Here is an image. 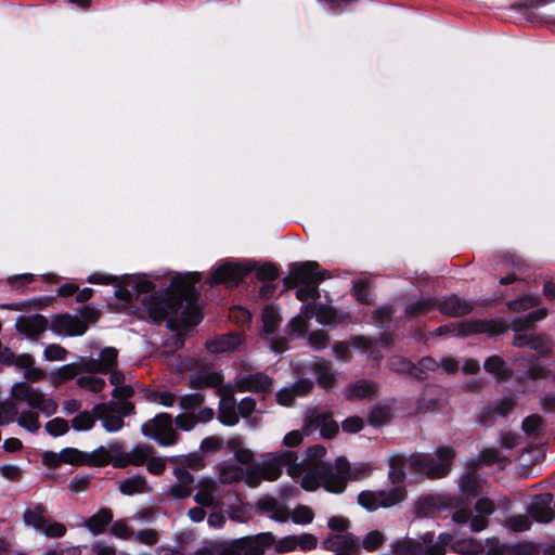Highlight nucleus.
Instances as JSON below:
<instances>
[{
	"label": "nucleus",
	"mask_w": 555,
	"mask_h": 555,
	"mask_svg": "<svg viewBox=\"0 0 555 555\" xmlns=\"http://www.w3.org/2000/svg\"><path fill=\"white\" fill-rule=\"evenodd\" d=\"M135 541L144 545H155L159 540V534L155 529H142L134 534Z\"/></svg>",
	"instance_id": "obj_61"
},
{
	"label": "nucleus",
	"mask_w": 555,
	"mask_h": 555,
	"mask_svg": "<svg viewBox=\"0 0 555 555\" xmlns=\"http://www.w3.org/2000/svg\"><path fill=\"white\" fill-rule=\"evenodd\" d=\"M454 450L452 447H439L435 453H415L406 461L420 474L429 478H441L451 470Z\"/></svg>",
	"instance_id": "obj_10"
},
{
	"label": "nucleus",
	"mask_w": 555,
	"mask_h": 555,
	"mask_svg": "<svg viewBox=\"0 0 555 555\" xmlns=\"http://www.w3.org/2000/svg\"><path fill=\"white\" fill-rule=\"evenodd\" d=\"M274 542L275 535L269 531L238 539L242 555H263L264 547L272 546Z\"/></svg>",
	"instance_id": "obj_21"
},
{
	"label": "nucleus",
	"mask_w": 555,
	"mask_h": 555,
	"mask_svg": "<svg viewBox=\"0 0 555 555\" xmlns=\"http://www.w3.org/2000/svg\"><path fill=\"white\" fill-rule=\"evenodd\" d=\"M482 479L475 470L465 472L459 480V489L463 495L477 496L482 489Z\"/></svg>",
	"instance_id": "obj_33"
},
{
	"label": "nucleus",
	"mask_w": 555,
	"mask_h": 555,
	"mask_svg": "<svg viewBox=\"0 0 555 555\" xmlns=\"http://www.w3.org/2000/svg\"><path fill=\"white\" fill-rule=\"evenodd\" d=\"M273 379L263 372L241 374L236 378L237 387L243 391L270 393Z\"/></svg>",
	"instance_id": "obj_19"
},
{
	"label": "nucleus",
	"mask_w": 555,
	"mask_h": 555,
	"mask_svg": "<svg viewBox=\"0 0 555 555\" xmlns=\"http://www.w3.org/2000/svg\"><path fill=\"white\" fill-rule=\"evenodd\" d=\"M126 456V450L122 444L115 442L107 447H99L89 454V463L93 465L104 466L112 463L114 467H120Z\"/></svg>",
	"instance_id": "obj_18"
},
{
	"label": "nucleus",
	"mask_w": 555,
	"mask_h": 555,
	"mask_svg": "<svg viewBox=\"0 0 555 555\" xmlns=\"http://www.w3.org/2000/svg\"><path fill=\"white\" fill-rule=\"evenodd\" d=\"M253 270H255L257 279L262 282L275 281L280 274L279 269L271 263L256 267L249 261L225 260L212 271L210 280L214 284L222 283L233 287L237 286Z\"/></svg>",
	"instance_id": "obj_9"
},
{
	"label": "nucleus",
	"mask_w": 555,
	"mask_h": 555,
	"mask_svg": "<svg viewBox=\"0 0 555 555\" xmlns=\"http://www.w3.org/2000/svg\"><path fill=\"white\" fill-rule=\"evenodd\" d=\"M404 459L395 455L389 459L390 470L388 478L391 487L383 490H364L358 495V503L366 511L373 512L380 507H391L404 500L406 495L404 479L405 473L402 468Z\"/></svg>",
	"instance_id": "obj_6"
},
{
	"label": "nucleus",
	"mask_w": 555,
	"mask_h": 555,
	"mask_svg": "<svg viewBox=\"0 0 555 555\" xmlns=\"http://www.w3.org/2000/svg\"><path fill=\"white\" fill-rule=\"evenodd\" d=\"M93 412L98 415V420L101 421L102 427L107 433H117L125 425L124 417L134 412V405L129 401L111 400L95 404Z\"/></svg>",
	"instance_id": "obj_14"
},
{
	"label": "nucleus",
	"mask_w": 555,
	"mask_h": 555,
	"mask_svg": "<svg viewBox=\"0 0 555 555\" xmlns=\"http://www.w3.org/2000/svg\"><path fill=\"white\" fill-rule=\"evenodd\" d=\"M12 396L25 402L30 409L38 410L46 416L53 415L57 410V402L47 397L40 389L34 388L25 382H17L12 387Z\"/></svg>",
	"instance_id": "obj_15"
},
{
	"label": "nucleus",
	"mask_w": 555,
	"mask_h": 555,
	"mask_svg": "<svg viewBox=\"0 0 555 555\" xmlns=\"http://www.w3.org/2000/svg\"><path fill=\"white\" fill-rule=\"evenodd\" d=\"M240 344L241 337L231 333L207 341L206 348L211 353H225L234 351Z\"/></svg>",
	"instance_id": "obj_32"
},
{
	"label": "nucleus",
	"mask_w": 555,
	"mask_h": 555,
	"mask_svg": "<svg viewBox=\"0 0 555 555\" xmlns=\"http://www.w3.org/2000/svg\"><path fill=\"white\" fill-rule=\"evenodd\" d=\"M375 391V383L366 379H360L347 386L345 396L349 400L363 399L373 396Z\"/></svg>",
	"instance_id": "obj_35"
},
{
	"label": "nucleus",
	"mask_w": 555,
	"mask_h": 555,
	"mask_svg": "<svg viewBox=\"0 0 555 555\" xmlns=\"http://www.w3.org/2000/svg\"><path fill=\"white\" fill-rule=\"evenodd\" d=\"M69 429V424L62 417H55L46 423V430L53 437L65 435Z\"/></svg>",
	"instance_id": "obj_54"
},
{
	"label": "nucleus",
	"mask_w": 555,
	"mask_h": 555,
	"mask_svg": "<svg viewBox=\"0 0 555 555\" xmlns=\"http://www.w3.org/2000/svg\"><path fill=\"white\" fill-rule=\"evenodd\" d=\"M98 415L93 412V409L88 411H81L70 420V427L75 431H88L93 428Z\"/></svg>",
	"instance_id": "obj_40"
},
{
	"label": "nucleus",
	"mask_w": 555,
	"mask_h": 555,
	"mask_svg": "<svg viewBox=\"0 0 555 555\" xmlns=\"http://www.w3.org/2000/svg\"><path fill=\"white\" fill-rule=\"evenodd\" d=\"M512 365L515 367V371L500 356H491L485 361L483 369L498 383L507 382L513 377L518 382L524 379L535 380L545 377L546 370L535 357L515 356L512 360Z\"/></svg>",
	"instance_id": "obj_7"
},
{
	"label": "nucleus",
	"mask_w": 555,
	"mask_h": 555,
	"mask_svg": "<svg viewBox=\"0 0 555 555\" xmlns=\"http://www.w3.org/2000/svg\"><path fill=\"white\" fill-rule=\"evenodd\" d=\"M474 302L467 301L456 295L444 298L443 300L437 299V309L444 315L459 318L468 314L473 311Z\"/></svg>",
	"instance_id": "obj_25"
},
{
	"label": "nucleus",
	"mask_w": 555,
	"mask_h": 555,
	"mask_svg": "<svg viewBox=\"0 0 555 555\" xmlns=\"http://www.w3.org/2000/svg\"><path fill=\"white\" fill-rule=\"evenodd\" d=\"M504 332L505 324L501 320H470L440 325L433 334L435 336L453 335L457 337L487 334L492 337L501 335Z\"/></svg>",
	"instance_id": "obj_11"
},
{
	"label": "nucleus",
	"mask_w": 555,
	"mask_h": 555,
	"mask_svg": "<svg viewBox=\"0 0 555 555\" xmlns=\"http://www.w3.org/2000/svg\"><path fill=\"white\" fill-rule=\"evenodd\" d=\"M437 309V298L433 296H421L409 299L405 305V317L416 318L426 315Z\"/></svg>",
	"instance_id": "obj_28"
},
{
	"label": "nucleus",
	"mask_w": 555,
	"mask_h": 555,
	"mask_svg": "<svg viewBox=\"0 0 555 555\" xmlns=\"http://www.w3.org/2000/svg\"><path fill=\"white\" fill-rule=\"evenodd\" d=\"M219 478L222 483H233L236 481L245 480V482L249 486L248 467L244 469L236 464H225L221 466Z\"/></svg>",
	"instance_id": "obj_38"
},
{
	"label": "nucleus",
	"mask_w": 555,
	"mask_h": 555,
	"mask_svg": "<svg viewBox=\"0 0 555 555\" xmlns=\"http://www.w3.org/2000/svg\"><path fill=\"white\" fill-rule=\"evenodd\" d=\"M278 553H289L297 551L296 534L285 535L273 543Z\"/></svg>",
	"instance_id": "obj_60"
},
{
	"label": "nucleus",
	"mask_w": 555,
	"mask_h": 555,
	"mask_svg": "<svg viewBox=\"0 0 555 555\" xmlns=\"http://www.w3.org/2000/svg\"><path fill=\"white\" fill-rule=\"evenodd\" d=\"M223 376L220 372L210 367H202L190 375L189 387L193 389L211 387L218 395L223 392Z\"/></svg>",
	"instance_id": "obj_20"
},
{
	"label": "nucleus",
	"mask_w": 555,
	"mask_h": 555,
	"mask_svg": "<svg viewBox=\"0 0 555 555\" xmlns=\"http://www.w3.org/2000/svg\"><path fill=\"white\" fill-rule=\"evenodd\" d=\"M326 278L325 271L319 270L317 261L294 262L289 266V274L283 280L285 288L297 287L296 298L302 302L300 312L311 319L317 307L313 301L319 298V285Z\"/></svg>",
	"instance_id": "obj_5"
},
{
	"label": "nucleus",
	"mask_w": 555,
	"mask_h": 555,
	"mask_svg": "<svg viewBox=\"0 0 555 555\" xmlns=\"http://www.w3.org/2000/svg\"><path fill=\"white\" fill-rule=\"evenodd\" d=\"M514 406V400L512 398H503L498 401L492 408L483 411L478 420V424L482 426H489L493 424L491 420L492 414L505 416Z\"/></svg>",
	"instance_id": "obj_37"
},
{
	"label": "nucleus",
	"mask_w": 555,
	"mask_h": 555,
	"mask_svg": "<svg viewBox=\"0 0 555 555\" xmlns=\"http://www.w3.org/2000/svg\"><path fill=\"white\" fill-rule=\"evenodd\" d=\"M298 454L295 451L281 450L269 452L261 461L248 466V479L250 487H257L261 480H276L284 468L288 475H298Z\"/></svg>",
	"instance_id": "obj_8"
},
{
	"label": "nucleus",
	"mask_w": 555,
	"mask_h": 555,
	"mask_svg": "<svg viewBox=\"0 0 555 555\" xmlns=\"http://www.w3.org/2000/svg\"><path fill=\"white\" fill-rule=\"evenodd\" d=\"M204 395L196 391L183 395L178 398V402L180 408L185 411L186 413H190L191 411L195 410L197 406H199L204 402Z\"/></svg>",
	"instance_id": "obj_50"
},
{
	"label": "nucleus",
	"mask_w": 555,
	"mask_h": 555,
	"mask_svg": "<svg viewBox=\"0 0 555 555\" xmlns=\"http://www.w3.org/2000/svg\"><path fill=\"white\" fill-rule=\"evenodd\" d=\"M215 416V411L211 408H201L197 412V414L193 413H185V414H179L175 418L176 425L184 430L189 431L194 428V426L197 423H208L210 422Z\"/></svg>",
	"instance_id": "obj_29"
},
{
	"label": "nucleus",
	"mask_w": 555,
	"mask_h": 555,
	"mask_svg": "<svg viewBox=\"0 0 555 555\" xmlns=\"http://www.w3.org/2000/svg\"><path fill=\"white\" fill-rule=\"evenodd\" d=\"M314 512L311 507L298 504L292 511H289V520L295 525L306 526L313 521Z\"/></svg>",
	"instance_id": "obj_43"
},
{
	"label": "nucleus",
	"mask_w": 555,
	"mask_h": 555,
	"mask_svg": "<svg viewBox=\"0 0 555 555\" xmlns=\"http://www.w3.org/2000/svg\"><path fill=\"white\" fill-rule=\"evenodd\" d=\"M26 527L49 539H61L66 532V526L48 516V509L42 503L29 505L23 513Z\"/></svg>",
	"instance_id": "obj_12"
},
{
	"label": "nucleus",
	"mask_w": 555,
	"mask_h": 555,
	"mask_svg": "<svg viewBox=\"0 0 555 555\" xmlns=\"http://www.w3.org/2000/svg\"><path fill=\"white\" fill-rule=\"evenodd\" d=\"M552 503L553 495L551 493H540L534 495L529 507L531 517L538 522L547 524L552 521L555 516Z\"/></svg>",
	"instance_id": "obj_23"
},
{
	"label": "nucleus",
	"mask_w": 555,
	"mask_h": 555,
	"mask_svg": "<svg viewBox=\"0 0 555 555\" xmlns=\"http://www.w3.org/2000/svg\"><path fill=\"white\" fill-rule=\"evenodd\" d=\"M15 420L22 428L28 430L29 433H36L40 428L38 413L36 411L22 412Z\"/></svg>",
	"instance_id": "obj_49"
},
{
	"label": "nucleus",
	"mask_w": 555,
	"mask_h": 555,
	"mask_svg": "<svg viewBox=\"0 0 555 555\" xmlns=\"http://www.w3.org/2000/svg\"><path fill=\"white\" fill-rule=\"evenodd\" d=\"M326 449L321 444L309 447L302 456L298 455V475L308 473L302 479V487L312 490L308 485L309 475L327 492L341 493L349 480H358L367 473V465L351 466L345 456L336 457L334 463L323 461Z\"/></svg>",
	"instance_id": "obj_2"
},
{
	"label": "nucleus",
	"mask_w": 555,
	"mask_h": 555,
	"mask_svg": "<svg viewBox=\"0 0 555 555\" xmlns=\"http://www.w3.org/2000/svg\"><path fill=\"white\" fill-rule=\"evenodd\" d=\"M357 0H323V5L333 14H340L352 9Z\"/></svg>",
	"instance_id": "obj_58"
},
{
	"label": "nucleus",
	"mask_w": 555,
	"mask_h": 555,
	"mask_svg": "<svg viewBox=\"0 0 555 555\" xmlns=\"http://www.w3.org/2000/svg\"><path fill=\"white\" fill-rule=\"evenodd\" d=\"M387 365L392 372L413 376L414 363L406 358L393 357Z\"/></svg>",
	"instance_id": "obj_51"
},
{
	"label": "nucleus",
	"mask_w": 555,
	"mask_h": 555,
	"mask_svg": "<svg viewBox=\"0 0 555 555\" xmlns=\"http://www.w3.org/2000/svg\"><path fill=\"white\" fill-rule=\"evenodd\" d=\"M297 550L311 551L318 546V538L312 533L296 534Z\"/></svg>",
	"instance_id": "obj_62"
},
{
	"label": "nucleus",
	"mask_w": 555,
	"mask_h": 555,
	"mask_svg": "<svg viewBox=\"0 0 555 555\" xmlns=\"http://www.w3.org/2000/svg\"><path fill=\"white\" fill-rule=\"evenodd\" d=\"M18 415V408L10 401L0 402V426L13 423Z\"/></svg>",
	"instance_id": "obj_53"
},
{
	"label": "nucleus",
	"mask_w": 555,
	"mask_h": 555,
	"mask_svg": "<svg viewBox=\"0 0 555 555\" xmlns=\"http://www.w3.org/2000/svg\"><path fill=\"white\" fill-rule=\"evenodd\" d=\"M281 322L280 314L273 306H266L262 311L263 331L268 334L274 333Z\"/></svg>",
	"instance_id": "obj_47"
},
{
	"label": "nucleus",
	"mask_w": 555,
	"mask_h": 555,
	"mask_svg": "<svg viewBox=\"0 0 555 555\" xmlns=\"http://www.w3.org/2000/svg\"><path fill=\"white\" fill-rule=\"evenodd\" d=\"M302 367L311 371L315 375L319 385L324 388L330 387L334 383L335 376L331 371L330 362L324 359L313 357L306 363H302Z\"/></svg>",
	"instance_id": "obj_27"
},
{
	"label": "nucleus",
	"mask_w": 555,
	"mask_h": 555,
	"mask_svg": "<svg viewBox=\"0 0 555 555\" xmlns=\"http://www.w3.org/2000/svg\"><path fill=\"white\" fill-rule=\"evenodd\" d=\"M486 555H507L508 544L502 543L498 538H488L485 542Z\"/></svg>",
	"instance_id": "obj_59"
},
{
	"label": "nucleus",
	"mask_w": 555,
	"mask_h": 555,
	"mask_svg": "<svg viewBox=\"0 0 555 555\" xmlns=\"http://www.w3.org/2000/svg\"><path fill=\"white\" fill-rule=\"evenodd\" d=\"M448 545H451L454 553L462 555H479L485 551L483 543L473 538L454 541L450 533H440L436 539L433 532H425L420 540L393 542L392 552L395 555H444Z\"/></svg>",
	"instance_id": "obj_4"
},
{
	"label": "nucleus",
	"mask_w": 555,
	"mask_h": 555,
	"mask_svg": "<svg viewBox=\"0 0 555 555\" xmlns=\"http://www.w3.org/2000/svg\"><path fill=\"white\" fill-rule=\"evenodd\" d=\"M258 507L267 513L270 519L278 522L283 524L289 520V508L274 499L260 501Z\"/></svg>",
	"instance_id": "obj_31"
},
{
	"label": "nucleus",
	"mask_w": 555,
	"mask_h": 555,
	"mask_svg": "<svg viewBox=\"0 0 555 555\" xmlns=\"http://www.w3.org/2000/svg\"><path fill=\"white\" fill-rule=\"evenodd\" d=\"M113 514L108 508H101L93 516L85 519V527L92 535H99L104 528L112 521Z\"/></svg>",
	"instance_id": "obj_34"
},
{
	"label": "nucleus",
	"mask_w": 555,
	"mask_h": 555,
	"mask_svg": "<svg viewBox=\"0 0 555 555\" xmlns=\"http://www.w3.org/2000/svg\"><path fill=\"white\" fill-rule=\"evenodd\" d=\"M547 314L545 308H539L525 315L515 317L508 327L515 332L513 345L515 347H530L533 335L529 332L533 330V324L544 319Z\"/></svg>",
	"instance_id": "obj_17"
},
{
	"label": "nucleus",
	"mask_w": 555,
	"mask_h": 555,
	"mask_svg": "<svg viewBox=\"0 0 555 555\" xmlns=\"http://www.w3.org/2000/svg\"><path fill=\"white\" fill-rule=\"evenodd\" d=\"M118 350L114 347H105L101 350L96 359H91L86 363V367L90 371L108 372L117 363Z\"/></svg>",
	"instance_id": "obj_30"
},
{
	"label": "nucleus",
	"mask_w": 555,
	"mask_h": 555,
	"mask_svg": "<svg viewBox=\"0 0 555 555\" xmlns=\"http://www.w3.org/2000/svg\"><path fill=\"white\" fill-rule=\"evenodd\" d=\"M440 367L439 362L431 357L422 358L417 364H414L413 377L416 379H426L429 373L437 371Z\"/></svg>",
	"instance_id": "obj_42"
},
{
	"label": "nucleus",
	"mask_w": 555,
	"mask_h": 555,
	"mask_svg": "<svg viewBox=\"0 0 555 555\" xmlns=\"http://www.w3.org/2000/svg\"><path fill=\"white\" fill-rule=\"evenodd\" d=\"M539 299V296L534 294L522 295L514 300H509L507 307L513 311H524L538 306Z\"/></svg>",
	"instance_id": "obj_48"
},
{
	"label": "nucleus",
	"mask_w": 555,
	"mask_h": 555,
	"mask_svg": "<svg viewBox=\"0 0 555 555\" xmlns=\"http://www.w3.org/2000/svg\"><path fill=\"white\" fill-rule=\"evenodd\" d=\"M477 461L480 464L492 465L498 464L500 467L505 465L504 460L500 456L495 449H483L480 451Z\"/></svg>",
	"instance_id": "obj_57"
},
{
	"label": "nucleus",
	"mask_w": 555,
	"mask_h": 555,
	"mask_svg": "<svg viewBox=\"0 0 555 555\" xmlns=\"http://www.w3.org/2000/svg\"><path fill=\"white\" fill-rule=\"evenodd\" d=\"M391 409L387 405L372 408L369 413V422L374 427H382L390 422Z\"/></svg>",
	"instance_id": "obj_44"
},
{
	"label": "nucleus",
	"mask_w": 555,
	"mask_h": 555,
	"mask_svg": "<svg viewBox=\"0 0 555 555\" xmlns=\"http://www.w3.org/2000/svg\"><path fill=\"white\" fill-rule=\"evenodd\" d=\"M152 453V447L142 444L135 446L130 451H126V456L124 463H121V467H126L128 465L140 466L147 461Z\"/></svg>",
	"instance_id": "obj_39"
},
{
	"label": "nucleus",
	"mask_w": 555,
	"mask_h": 555,
	"mask_svg": "<svg viewBox=\"0 0 555 555\" xmlns=\"http://www.w3.org/2000/svg\"><path fill=\"white\" fill-rule=\"evenodd\" d=\"M193 499L202 507L218 508L221 505L219 487L212 480L202 481Z\"/></svg>",
	"instance_id": "obj_24"
},
{
	"label": "nucleus",
	"mask_w": 555,
	"mask_h": 555,
	"mask_svg": "<svg viewBox=\"0 0 555 555\" xmlns=\"http://www.w3.org/2000/svg\"><path fill=\"white\" fill-rule=\"evenodd\" d=\"M542 358L548 356L553 350V340L548 335H533L530 347Z\"/></svg>",
	"instance_id": "obj_45"
},
{
	"label": "nucleus",
	"mask_w": 555,
	"mask_h": 555,
	"mask_svg": "<svg viewBox=\"0 0 555 555\" xmlns=\"http://www.w3.org/2000/svg\"><path fill=\"white\" fill-rule=\"evenodd\" d=\"M94 371L83 373L76 378L77 385L88 391L100 392L106 385L103 377L96 376Z\"/></svg>",
	"instance_id": "obj_41"
},
{
	"label": "nucleus",
	"mask_w": 555,
	"mask_h": 555,
	"mask_svg": "<svg viewBox=\"0 0 555 555\" xmlns=\"http://www.w3.org/2000/svg\"><path fill=\"white\" fill-rule=\"evenodd\" d=\"M44 359L48 361H64L67 356V351L60 345L51 344L44 348Z\"/></svg>",
	"instance_id": "obj_63"
},
{
	"label": "nucleus",
	"mask_w": 555,
	"mask_h": 555,
	"mask_svg": "<svg viewBox=\"0 0 555 555\" xmlns=\"http://www.w3.org/2000/svg\"><path fill=\"white\" fill-rule=\"evenodd\" d=\"M315 423L321 427L322 437L332 438L338 431V425L330 416L321 413L315 417Z\"/></svg>",
	"instance_id": "obj_52"
},
{
	"label": "nucleus",
	"mask_w": 555,
	"mask_h": 555,
	"mask_svg": "<svg viewBox=\"0 0 555 555\" xmlns=\"http://www.w3.org/2000/svg\"><path fill=\"white\" fill-rule=\"evenodd\" d=\"M217 418L225 426H234L238 423L240 414L236 400L232 395L221 392Z\"/></svg>",
	"instance_id": "obj_26"
},
{
	"label": "nucleus",
	"mask_w": 555,
	"mask_h": 555,
	"mask_svg": "<svg viewBox=\"0 0 555 555\" xmlns=\"http://www.w3.org/2000/svg\"><path fill=\"white\" fill-rule=\"evenodd\" d=\"M15 327L18 333L29 338H36L50 327L49 321L42 314H31L28 317H20L16 320Z\"/></svg>",
	"instance_id": "obj_22"
},
{
	"label": "nucleus",
	"mask_w": 555,
	"mask_h": 555,
	"mask_svg": "<svg viewBox=\"0 0 555 555\" xmlns=\"http://www.w3.org/2000/svg\"><path fill=\"white\" fill-rule=\"evenodd\" d=\"M77 314H55L50 323V330L61 336H81L88 330L87 320H93L96 311L83 306L78 310Z\"/></svg>",
	"instance_id": "obj_13"
},
{
	"label": "nucleus",
	"mask_w": 555,
	"mask_h": 555,
	"mask_svg": "<svg viewBox=\"0 0 555 555\" xmlns=\"http://www.w3.org/2000/svg\"><path fill=\"white\" fill-rule=\"evenodd\" d=\"M141 431L145 437L155 440L163 447L175 444L178 438L172 427V417L167 413L157 414L153 420L144 423Z\"/></svg>",
	"instance_id": "obj_16"
},
{
	"label": "nucleus",
	"mask_w": 555,
	"mask_h": 555,
	"mask_svg": "<svg viewBox=\"0 0 555 555\" xmlns=\"http://www.w3.org/2000/svg\"><path fill=\"white\" fill-rule=\"evenodd\" d=\"M119 491L125 495H134L150 490L145 477L141 474L132 475L119 482Z\"/></svg>",
	"instance_id": "obj_36"
},
{
	"label": "nucleus",
	"mask_w": 555,
	"mask_h": 555,
	"mask_svg": "<svg viewBox=\"0 0 555 555\" xmlns=\"http://www.w3.org/2000/svg\"><path fill=\"white\" fill-rule=\"evenodd\" d=\"M199 272L177 273L169 285L155 291V283L147 274L133 278L125 288H117L115 296L125 301H131L143 295L141 305L149 320L159 324L166 321L172 330L180 315L186 311L185 302L198 293L196 285L201 282Z\"/></svg>",
	"instance_id": "obj_1"
},
{
	"label": "nucleus",
	"mask_w": 555,
	"mask_h": 555,
	"mask_svg": "<svg viewBox=\"0 0 555 555\" xmlns=\"http://www.w3.org/2000/svg\"><path fill=\"white\" fill-rule=\"evenodd\" d=\"M446 509L453 511L452 521L460 528L479 532L488 527L489 516L493 514L495 505L488 498L478 499L470 507L453 495L430 494L418 499L414 506L417 517H431Z\"/></svg>",
	"instance_id": "obj_3"
},
{
	"label": "nucleus",
	"mask_w": 555,
	"mask_h": 555,
	"mask_svg": "<svg viewBox=\"0 0 555 555\" xmlns=\"http://www.w3.org/2000/svg\"><path fill=\"white\" fill-rule=\"evenodd\" d=\"M542 426H543V420L541 416L539 415H530V416H527L524 421H522V430L529 435V436H535L538 435L541 429H542Z\"/></svg>",
	"instance_id": "obj_56"
},
{
	"label": "nucleus",
	"mask_w": 555,
	"mask_h": 555,
	"mask_svg": "<svg viewBox=\"0 0 555 555\" xmlns=\"http://www.w3.org/2000/svg\"><path fill=\"white\" fill-rule=\"evenodd\" d=\"M384 542V534L379 531L369 532L362 540V546L366 551H375Z\"/></svg>",
	"instance_id": "obj_64"
},
{
	"label": "nucleus",
	"mask_w": 555,
	"mask_h": 555,
	"mask_svg": "<svg viewBox=\"0 0 555 555\" xmlns=\"http://www.w3.org/2000/svg\"><path fill=\"white\" fill-rule=\"evenodd\" d=\"M89 459V454H86L74 448H65L60 452V459L64 463L79 464Z\"/></svg>",
	"instance_id": "obj_55"
},
{
	"label": "nucleus",
	"mask_w": 555,
	"mask_h": 555,
	"mask_svg": "<svg viewBox=\"0 0 555 555\" xmlns=\"http://www.w3.org/2000/svg\"><path fill=\"white\" fill-rule=\"evenodd\" d=\"M2 362H4L8 365L14 364L15 366L24 371L34 362V359L29 354L16 356L13 351H11V349L4 348Z\"/></svg>",
	"instance_id": "obj_46"
}]
</instances>
